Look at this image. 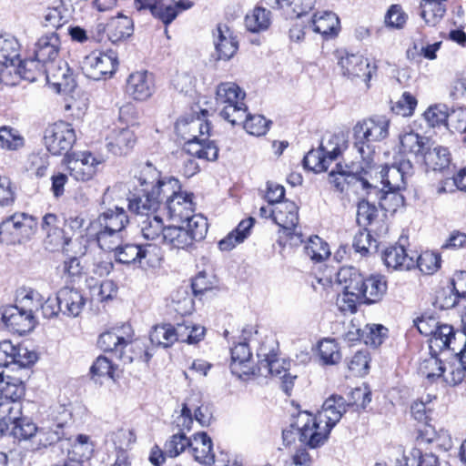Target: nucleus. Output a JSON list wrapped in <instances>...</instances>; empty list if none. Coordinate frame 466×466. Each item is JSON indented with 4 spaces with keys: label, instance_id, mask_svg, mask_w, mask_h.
<instances>
[{
    "label": "nucleus",
    "instance_id": "nucleus-20",
    "mask_svg": "<svg viewBox=\"0 0 466 466\" xmlns=\"http://www.w3.org/2000/svg\"><path fill=\"white\" fill-rule=\"evenodd\" d=\"M465 339V332L455 331L453 327L448 324H439L431 337L430 347L438 348L440 350H450L455 353Z\"/></svg>",
    "mask_w": 466,
    "mask_h": 466
},
{
    "label": "nucleus",
    "instance_id": "nucleus-25",
    "mask_svg": "<svg viewBox=\"0 0 466 466\" xmlns=\"http://www.w3.org/2000/svg\"><path fill=\"white\" fill-rule=\"evenodd\" d=\"M104 30L108 40L113 44H116L126 41L133 35L134 23L129 16L119 14L108 19Z\"/></svg>",
    "mask_w": 466,
    "mask_h": 466
},
{
    "label": "nucleus",
    "instance_id": "nucleus-8",
    "mask_svg": "<svg viewBox=\"0 0 466 466\" xmlns=\"http://www.w3.org/2000/svg\"><path fill=\"white\" fill-rule=\"evenodd\" d=\"M118 66V56L114 50H95L84 57L81 69L84 75L96 81L110 78Z\"/></svg>",
    "mask_w": 466,
    "mask_h": 466
},
{
    "label": "nucleus",
    "instance_id": "nucleus-33",
    "mask_svg": "<svg viewBox=\"0 0 466 466\" xmlns=\"http://www.w3.org/2000/svg\"><path fill=\"white\" fill-rule=\"evenodd\" d=\"M400 142L401 150L404 153L411 154L419 161L425 149L428 148L431 143L430 139L426 137L410 130L405 131L400 135Z\"/></svg>",
    "mask_w": 466,
    "mask_h": 466
},
{
    "label": "nucleus",
    "instance_id": "nucleus-61",
    "mask_svg": "<svg viewBox=\"0 0 466 466\" xmlns=\"http://www.w3.org/2000/svg\"><path fill=\"white\" fill-rule=\"evenodd\" d=\"M0 145L8 150H16L24 146V138L9 127H0Z\"/></svg>",
    "mask_w": 466,
    "mask_h": 466
},
{
    "label": "nucleus",
    "instance_id": "nucleus-37",
    "mask_svg": "<svg viewBox=\"0 0 466 466\" xmlns=\"http://www.w3.org/2000/svg\"><path fill=\"white\" fill-rule=\"evenodd\" d=\"M87 234L90 237H95L99 248L105 251L116 252L123 241L122 232L120 231L87 228Z\"/></svg>",
    "mask_w": 466,
    "mask_h": 466
},
{
    "label": "nucleus",
    "instance_id": "nucleus-30",
    "mask_svg": "<svg viewBox=\"0 0 466 466\" xmlns=\"http://www.w3.org/2000/svg\"><path fill=\"white\" fill-rule=\"evenodd\" d=\"M183 150L189 156L208 161H214L218 156V147L213 141L206 142L205 138L187 139Z\"/></svg>",
    "mask_w": 466,
    "mask_h": 466
},
{
    "label": "nucleus",
    "instance_id": "nucleus-2",
    "mask_svg": "<svg viewBox=\"0 0 466 466\" xmlns=\"http://www.w3.org/2000/svg\"><path fill=\"white\" fill-rule=\"evenodd\" d=\"M137 181L142 188V195H133L128 198L130 211L140 215L141 218L151 213H157L163 204V193L160 189L159 172L150 164H147L140 172Z\"/></svg>",
    "mask_w": 466,
    "mask_h": 466
},
{
    "label": "nucleus",
    "instance_id": "nucleus-40",
    "mask_svg": "<svg viewBox=\"0 0 466 466\" xmlns=\"http://www.w3.org/2000/svg\"><path fill=\"white\" fill-rule=\"evenodd\" d=\"M19 50V43L14 36L0 35V65L15 66L20 57Z\"/></svg>",
    "mask_w": 466,
    "mask_h": 466
},
{
    "label": "nucleus",
    "instance_id": "nucleus-47",
    "mask_svg": "<svg viewBox=\"0 0 466 466\" xmlns=\"http://www.w3.org/2000/svg\"><path fill=\"white\" fill-rule=\"evenodd\" d=\"M14 67V72L20 75L24 79L35 81L38 75L44 74L46 65L40 63L35 56L25 60L19 58Z\"/></svg>",
    "mask_w": 466,
    "mask_h": 466
},
{
    "label": "nucleus",
    "instance_id": "nucleus-28",
    "mask_svg": "<svg viewBox=\"0 0 466 466\" xmlns=\"http://www.w3.org/2000/svg\"><path fill=\"white\" fill-rule=\"evenodd\" d=\"M60 38L55 32L41 36L35 44V56L40 63L47 65L56 61Z\"/></svg>",
    "mask_w": 466,
    "mask_h": 466
},
{
    "label": "nucleus",
    "instance_id": "nucleus-46",
    "mask_svg": "<svg viewBox=\"0 0 466 466\" xmlns=\"http://www.w3.org/2000/svg\"><path fill=\"white\" fill-rule=\"evenodd\" d=\"M420 7L421 18L431 26L440 23L446 12L443 4L438 1L422 0Z\"/></svg>",
    "mask_w": 466,
    "mask_h": 466
},
{
    "label": "nucleus",
    "instance_id": "nucleus-51",
    "mask_svg": "<svg viewBox=\"0 0 466 466\" xmlns=\"http://www.w3.org/2000/svg\"><path fill=\"white\" fill-rule=\"evenodd\" d=\"M305 254L315 262H321L327 258L330 252L329 245L319 237H310L304 248Z\"/></svg>",
    "mask_w": 466,
    "mask_h": 466
},
{
    "label": "nucleus",
    "instance_id": "nucleus-6",
    "mask_svg": "<svg viewBox=\"0 0 466 466\" xmlns=\"http://www.w3.org/2000/svg\"><path fill=\"white\" fill-rule=\"evenodd\" d=\"M163 193V203L167 209L171 219L181 221L188 218L194 213L193 194L180 190L179 181L175 177H168L160 182Z\"/></svg>",
    "mask_w": 466,
    "mask_h": 466
},
{
    "label": "nucleus",
    "instance_id": "nucleus-42",
    "mask_svg": "<svg viewBox=\"0 0 466 466\" xmlns=\"http://www.w3.org/2000/svg\"><path fill=\"white\" fill-rule=\"evenodd\" d=\"M245 93L235 83H221L217 87L216 101L218 105L243 103Z\"/></svg>",
    "mask_w": 466,
    "mask_h": 466
},
{
    "label": "nucleus",
    "instance_id": "nucleus-17",
    "mask_svg": "<svg viewBox=\"0 0 466 466\" xmlns=\"http://www.w3.org/2000/svg\"><path fill=\"white\" fill-rule=\"evenodd\" d=\"M44 75L46 82L53 86L57 92L71 91L75 88L76 83L70 68L63 61H56L46 65Z\"/></svg>",
    "mask_w": 466,
    "mask_h": 466
},
{
    "label": "nucleus",
    "instance_id": "nucleus-24",
    "mask_svg": "<svg viewBox=\"0 0 466 466\" xmlns=\"http://www.w3.org/2000/svg\"><path fill=\"white\" fill-rule=\"evenodd\" d=\"M128 224V217L122 208L108 209L90 222L87 228L91 229H107L123 232Z\"/></svg>",
    "mask_w": 466,
    "mask_h": 466
},
{
    "label": "nucleus",
    "instance_id": "nucleus-10",
    "mask_svg": "<svg viewBox=\"0 0 466 466\" xmlns=\"http://www.w3.org/2000/svg\"><path fill=\"white\" fill-rule=\"evenodd\" d=\"M275 223L280 227V238L290 246L303 243L302 233L298 228L299 208L292 201H283L275 208Z\"/></svg>",
    "mask_w": 466,
    "mask_h": 466
},
{
    "label": "nucleus",
    "instance_id": "nucleus-21",
    "mask_svg": "<svg viewBox=\"0 0 466 466\" xmlns=\"http://www.w3.org/2000/svg\"><path fill=\"white\" fill-rule=\"evenodd\" d=\"M213 43L218 59L229 60L238 49V41L226 24H218L213 30Z\"/></svg>",
    "mask_w": 466,
    "mask_h": 466
},
{
    "label": "nucleus",
    "instance_id": "nucleus-36",
    "mask_svg": "<svg viewBox=\"0 0 466 466\" xmlns=\"http://www.w3.org/2000/svg\"><path fill=\"white\" fill-rule=\"evenodd\" d=\"M251 352L246 342H241L231 349L230 369L233 374L241 377L242 374H248L250 371Z\"/></svg>",
    "mask_w": 466,
    "mask_h": 466
},
{
    "label": "nucleus",
    "instance_id": "nucleus-50",
    "mask_svg": "<svg viewBox=\"0 0 466 466\" xmlns=\"http://www.w3.org/2000/svg\"><path fill=\"white\" fill-rule=\"evenodd\" d=\"M152 344L168 348L177 341L171 324L156 325L149 334Z\"/></svg>",
    "mask_w": 466,
    "mask_h": 466
},
{
    "label": "nucleus",
    "instance_id": "nucleus-32",
    "mask_svg": "<svg viewBox=\"0 0 466 466\" xmlns=\"http://www.w3.org/2000/svg\"><path fill=\"white\" fill-rule=\"evenodd\" d=\"M190 451L194 459L202 464H211L215 461L212 451V441L206 432H198L191 441Z\"/></svg>",
    "mask_w": 466,
    "mask_h": 466
},
{
    "label": "nucleus",
    "instance_id": "nucleus-3",
    "mask_svg": "<svg viewBox=\"0 0 466 466\" xmlns=\"http://www.w3.org/2000/svg\"><path fill=\"white\" fill-rule=\"evenodd\" d=\"M413 166L410 160H400L396 166L384 167L380 171L382 187L380 191L385 196L376 195L380 207L386 210H395L404 202V198L399 193L405 188L406 178L412 174Z\"/></svg>",
    "mask_w": 466,
    "mask_h": 466
},
{
    "label": "nucleus",
    "instance_id": "nucleus-57",
    "mask_svg": "<svg viewBox=\"0 0 466 466\" xmlns=\"http://www.w3.org/2000/svg\"><path fill=\"white\" fill-rule=\"evenodd\" d=\"M20 401L5 400L0 402V420L5 424H13L23 418Z\"/></svg>",
    "mask_w": 466,
    "mask_h": 466
},
{
    "label": "nucleus",
    "instance_id": "nucleus-12",
    "mask_svg": "<svg viewBox=\"0 0 466 466\" xmlns=\"http://www.w3.org/2000/svg\"><path fill=\"white\" fill-rule=\"evenodd\" d=\"M63 161L74 179L87 182L96 175L98 167L104 162V159L101 157H96L89 151H82L66 155Z\"/></svg>",
    "mask_w": 466,
    "mask_h": 466
},
{
    "label": "nucleus",
    "instance_id": "nucleus-5",
    "mask_svg": "<svg viewBox=\"0 0 466 466\" xmlns=\"http://www.w3.org/2000/svg\"><path fill=\"white\" fill-rule=\"evenodd\" d=\"M365 277L354 267H342L337 273L338 284L341 287L342 294L338 297V304L342 311L351 313L357 310V305L361 303Z\"/></svg>",
    "mask_w": 466,
    "mask_h": 466
},
{
    "label": "nucleus",
    "instance_id": "nucleus-35",
    "mask_svg": "<svg viewBox=\"0 0 466 466\" xmlns=\"http://www.w3.org/2000/svg\"><path fill=\"white\" fill-rule=\"evenodd\" d=\"M136 143V135L130 128L115 130L108 137L107 148L115 155L126 154Z\"/></svg>",
    "mask_w": 466,
    "mask_h": 466
},
{
    "label": "nucleus",
    "instance_id": "nucleus-53",
    "mask_svg": "<svg viewBox=\"0 0 466 466\" xmlns=\"http://www.w3.org/2000/svg\"><path fill=\"white\" fill-rule=\"evenodd\" d=\"M188 398L183 403L180 414L174 420V425L180 431H190L193 424L192 408L195 407V400H198V396Z\"/></svg>",
    "mask_w": 466,
    "mask_h": 466
},
{
    "label": "nucleus",
    "instance_id": "nucleus-11",
    "mask_svg": "<svg viewBox=\"0 0 466 466\" xmlns=\"http://www.w3.org/2000/svg\"><path fill=\"white\" fill-rule=\"evenodd\" d=\"M44 139L47 150L52 155L66 157L70 155L69 151L76 140V136L71 124L59 121L46 129Z\"/></svg>",
    "mask_w": 466,
    "mask_h": 466
},
{
    "label": "nucleus",
    "instance_id": "nucleus-27",
    "mask_svg": "<svg viewBox=\"0 0 466 466\" xmlns=\"http://www.w3.org/2000/svg\"><path fill=\"white\" fill-rule=\"evenodd\" d=\"M418 162L424 164L428 170L444 172L451 165V154L448 148L430 143Z\"/></svg>",
    "mask_w": 466,
    "mask_h": 466
},
{
    "label": "nucleus",
    "instance_id": "nucleus-56",
    "mask_svg": "<svg viewBox=\"0 0 466 466\" xmlns=\"http://www.w3.org/2000/svg\"><path fill=\"white\" fill-rule=\"evenodd\" d=\"M141 245L125 244L120 245L115 252L116 261L122 264L141 263Z\"/></svg>",
    "mask_w": 466,
    "mask_h": 466
},
{
    "label": "nucleus",
    "instance_id": "nucleus-59",
    "mask_svg": "<svg viewBox=\"0 0 466 466\" xmlns=\"http://www.w3.org/2000/svg\"><path fill=\"white\" fill-rule=\"evenodd\" d=\"M319 353L324 364H336L341 355L334 339H324L319 344Z\"/></svg>",
    "mask_w": 466,
    "mask_h": 466
},
{
    "label": "nucleus",
    "instance_id": "nucleus-31",
    "mask_svg": "<svg viewBox=\"0 0 466 466\" xmlns=\"http://www.w3.org/2000/svg\"><path fill=\"white\" fill-rule=\"evenodd\" d=\"M387 280L382 275H371L365 278L361 303L372 304L382 299L387 292Z\"/></svg>",
    "mask_w": 466,
    "mask_h": 466
},
{
    "label": "nucleus",
    "instance_id": "nucleus-15",
    "mask_svg": "<svg viewBox=\"0 0 466 466\" xmlns=\"http://www.w3.org/2000/svg\"><path fill=\"white\" fill-rule=\"evenodd\" d=\"M258 370L263 375H271L280 378L287 373V363L278 357L276 342L273 339H266L261 342L258 350Z\"/></svg>",
    "mask_w": 466,
    "mask_h": 466
},
{
    "label": "nucleus",
    "instance_id": "nucleus-26",
    "mask_svg": "<svg viewBox=\"0 0 466 466\" xmlns=\"http://www.w3.org/2000/svg\"><path fill=\"white\" fill-rule=\"evenodd\" d=\"M57 299L62 306V313L67 317L78 316L84 306L86 300L80 290L72 287H63L57 293Z\"/></svg>",
    "mask_w": 466,
    "mask_h": 466
},
{
    "label": "nucleus",
    "instance_id": "nucleus-1",
    "mask_svg": "<svg viewBox=\"0 0 466 466\" xmlns=\"http://www.w3.org/2000/svg\"><path fill=\"white\" fill-rule=\"evenodd\" d=\"M347 411L346 400L342 396L331 395L327 399L317 416L308 411L298 414V422L294 425L299 433V441L309 448L315 449L323 445L332 428Z\"/></svg>",
    "mask_w": 466,
    "mask_h": 466
},
{
    "label": "nucleus",
    "instance_id": "nucleus-60",
    "mask_svg": "<svg viewBox=\"0 0 466 466\" xmlns=\"http://www.w3.org/2000/svg\"><path fill=\"white\" fill-rule=\"evenodd\" d=\"M191 440L187 438L184 432H179L171 436L165 443V453L169 457H177L187 448H190Z\"/></svg>",
    "mask_w": 466,
    "mask_h": 466
},
{
    "label": "nucleus",
    "instance_id": "nucleus-4",
    "mask_svg": "<svg viewBox=\"0 0 466 466\" xmlns=\"http://www.w3.org/2000/svg\"><path fill=\"white\" fill-rule=\"evenodd\" d=\"M370 168L366 165L359 167L354 164L337 163L329 174V182L339 192H343L347 185L359 184L360 188L366 192L367 197L375 201L377 200L376 195L382 197L385 195L379 190L377 186L370 183L366 177Z\"/></svg>",
    "mask_w": 466,
    "mask_h": 466
},
{
    "label": "nucleus",
    "instance_id": "nucleus-62",
    "mask_svg": "<svg viewBox=\"0 0 466 466\" xmlns=\"http://www.w3.org/2000/svg\"><path fill=\"white\" fill-rule=\"evenodd\" d=\"M244 103L224 106L220 110V116L232 126L242 125L247 114Z\"/></svg>",
    "mask_w": 466,
    "mask_h": 466
},
{
    "label": "nucleus",
    "instance_id": "nucleus-55",
    "mask_svg": "<svg viewBox=\"0 0 466 466\" xmlns=\"http://www.w3.org/2000/svg\"><path fill=\"white\" fill-rule=\"evenodd\" d=\"M270 123L261 115H247L242 125L248 134L259 137L267 133Z\"/></svg>",
    "mask_w": 466,
    "mask_h": 466
},
{
    "label": "nucleus",
    "instance_id": "nucleus-44",
    "mask_svg": "<svg viewBox=\"0 0 466 466\" xmlns=\"http://www.w3.org/2000/svg\"><path fill=\"white\" fill-rule=\"evenodd\" d=\"M43 296L39 291L31 288H22L17 290L15 302L25 311L30 310V315L35 316L40 310Z\"/></svg>",
    "mask_w": 466,
    "mask_h": 466
},
{
    "label": "nucleus",
    "instance_id": "nucleus-22",
    "mask_svg": "<svg viewBox=\"0 0 466 466\" xmlns=\"http://www.w3.org/2000/svg\"><path fill=\"white\" fill-rule=\"evenodd\" d=\"M206 114L207 110H201V116L179 118L175 127L177 133L185 140L209 135L210 124L204 118Z\"/></svg>",
    "mask_w": 466,
    "mask_h": 466
},
{
    "label": "nucleus",
    "instance_id": "nucleus-19",
    "mask_svg": "<svg viewBox=\"0 0 466 466\" xmlns=\"http://www.w3.org/2000/svg\"><path fill=\"white\" fill-rule=\"evenodd\" d=\"M127 93L135 100L145 101L155 90L154 76L148 71H136L127 79Z\"/></svg>",
    "mask_w": 466,
    "mask_h": 466
},
{
    "label": "nucleus",
    "instance_id": "nucleus-7",
    "mask_svg": "<svg viewBox=\"0 0 466 466\" xmlns=\"http://www.w3.org/2000/svg\"><path fill=\"white\" fill-rule=\"evenodd\" d=\"M346 148V140L342 135L329 136L318 149H312L303 158V166L315 173L326 171L330 162L335 160Z\"/></svg>",
    "mask_w": 466,
    "mask_h": 466
},
{
    "label": "nucleus",
    "instance_id": "nucleus-64",
    "mask_svg": "<svg viewBox=\"0 0 466 466\" xmlns=\"http://www.w3.org/2000/svg\"><path fill=\"white\" fill-rule=\"evenodd\" d=\"M420 370L430 381H434L443 375L445 367L440 359L431 356L421 363Z\"/></svg>",
    "mask_w": 466,
    "mask_h": 466
},
{
    "label": "nucleus",
    "instance_id": "nucleus-23",
    "mask_svg": "<svg viewBox=\"0 0 466 466\" xmlns=\"http://www.w3.org/2000/svg\"><path fill=\"white\" fill-rule=\"evenodd\" d=\"M134 5L138 11L148 9L165 25L170 24L177 15L174 0H135Z\"/></svg>",
    "mask_w": 466,
    "mask_h": 466
},
{
    "label": "nucleus",
    "instance_id": "nucleus-63",
    "mask_svg": "<svg viewBox=\"0 0 466 466\" xmlns=\"http://www.w3.org/2000/svg\"><path fill=\"white\" fill-rule=\"evenodd\" d=\"M366 125L370 128L374 144L389 136V120L384 116L368 118L366 119Z\"/></svg>",
    "mask_w": 466,
    "mask_h": 466
},
{
    "label": "nucleus",
    "instance_id": "nucleus-54",
    "mask_svg": "<svg viewBox=\"0 0 466 466\" xmlns=\"http://www.w3.org/2000/svg\"><path fill=\"white\" fill-rule=\"evenodd\" d=\"M378 217V209L374 203L361 199L357 206V223L360 227L370 225Z\"/></svg>",
    "mask_w": 466,
    "mask_h": 466
},
{
    "label": "nucleus",
    "instance_id": "nucleus-58",
    "mask_svg": "<svg viewBox=\"0 0 466 466\" xmlns=\"http://www.w3.org/2000/svg\"><path fill=\"white\" fill-rule=\"evenodd\" d=\"M424 274H432L441 267V257L439 254L426 251L415 258V267Z\"/></svg>",
    "mask_w": 466,
    "mask_h": 466
},
{
    "label": "nucleus",
    "instance_id": "nucleus-18",
    "mask_svg": "<svg viewBox=\"0 0 466 466\" xmlns=\"http://www.w3.org/2000/svg\"><path fill=\"white\" fill-rule=\"evenodd\" d=\"M353 147L360 154L367 167H371L375 155V145L366 119L358 122L353 129Z\"/></svg>",
    "mask_w": 466,
    "mask_h": 466
},
{
    "label": "nucleus",
    "instance_id": "nucleus-29",
    "mask_svg": "<svg viewBox=\"0 0 466 466\" xmlns=\"http://www.w3.org/2000/svg\"><path fill=\"white\" fill-rule=\"evenodd\" d=\"M382 259L388 268L396 270H409L415 267V257L407 253L403 246H391L382 253Z\"/></svg>",
    "mask_w": 466,
    "mask_h": 466
},
{
    "label": "nucleus",
    "instance_id": "nucleus-16",
    "mask_svg": "<svg viewBox=\"0 0 466 466\" xmlns=\"http://www.w3.org/2000/svg\"><path fill=\"white\" fill-rule=\"evenodd\" d=\"M339 66L343 76L354 79L362 78L369 82L372 76V71H376V66L370 67L368 59L361 55L347 54L339 61Z\"/></svg>",
    "mask_w": 466,
    "mask_h": 466
},
{
    "label": "nucleus",
    "instance_id": "nucleus-39",
    "mask_svg": "<svg viewBox=\"0 0 466 466\" xmlns=\"http://www.w3.org/2000/svg\"><path fill=\"white\" fill-rule=\"evenodd\" d=\"M162 242L170 248L184 249L193 244L184 226L167 227Z\"/></svg>",
    "mask_w": 466,
    "mask_h": 466
},
{
    "label": "nucleus",
    "instance_id": "nucleus-14",
    "mask_svg": "<svg viewBox=\"0 0 466 466\" xmlns=\"http://www.w3.org/2000/svg\"><path fill=\"white\" fill-rule=\"evenodd\" d=\"M0 316L4 325L19 335L31 331L36 325L35 316L30 315V310H23L18 304L0 308Z\"/></svg>",
    "mask_w": 466,
    "mask_h": 466
},
{
    "label": "nucleus",
    "instance_id": "nucleus-43",
    "mask_svg": "<svg viewBox=\"0 0 466 466\" xmlns=\"http://www.w3.org/2000/svg\"><path fill=\"white\" fill-rule=\"evenodd\" d=\"M271 24V13L264 7H256L245 17L246 28L252 33L267 30Z\"/></svg>",
    "mask_w": 466,
    "mask_h": 466
},
{
    "label": "nucleus",
    "instance_id": "nucleus-49",
    "mask_svg": "<svg viewBox=\"0 0 466 466\" xmlns=\"http://www.w3.org/2000/svg\"><path fill=\"white\" fill-rule=\"evenodd\" d=\"M186 223L184 227L189 234L191 239L194 241H199L203 239L208 232V221L207 218L201 215L191 213L188 218L181 220Z\"/></svg>",
    "mask_w": 466,
    "mask_h": 466
},
{
    "label": "nucleus",
    "instance_id": "nucleus-9",
    "mask_svg": "<svg viewBox=\"0 0 466 466\" xmlns=\"http://www.w3.org/2000/svg\"><path fill=\"white\" fill-rule=\"evenodd\" d=\"M130 340L120 334V329H113L102 333L97 340L99 348L104 351L113 352L116 357L122 360L125 363L132 362L135 359H140L145 362H148L152 357L147 350L144 349L141 342L136 341L131 345L132 349L140 350V355L133 357L126 354L125 349L128 346Z\"/></svg>",
    "mask_w": 466,
    "mask_h": 466
},
{
    "label": "nucleus",
    "instance_id": "nucleus-52",
    "mask_svg": "<svg viewBox=\"0 0 466 466\" xmlns=\"http://www.w3.org/2000/svg\"><path fill=\"white\" fill-rule=\"evenodd\" d=\"M38 429L32 420L28 417H23L13 423L11 434L18 441H27L35 437Z\"/></svg>",
    "mask_w": 466,
    "mask_h": 466
},
{
    "label": "nucleus",
    "instance_id": "nucleus-38",
    "mask_svg": "<svg viewBox=\"0 0 466 466\" xmlns=\"http://www.w3.org/2000/svg\"><path fill=\"white\" fill-rule=\"evenodd\" d=\"M139 226L143 237L148 240L163 239L166 228L162 218L157 213H151L141 218Z\"/></svg>",
    "mask_w": 466,
    "mask_h": 466
},
{
    "label": "nucleus",
    "instance_id": "nucleus-48",
    "mask_svg": "<svg viewBox=\"0 0 466 466\" xmlns=\"http://www.w3.org/2000/svg\"><path fill=\"white\" fill-rule=\"evenodd\" d=\"M66 9L62 0H55L54 5L48 6L44 13L43 25L46 27L59 28L66 22Z\"/></svg>",
    "mask_w": 466,
    "mask_h": 466
},
{
    "label": "nucleus",
    "instance_id": "nucleus-45",
    "mask_svg": "<svg viewBox=\"0 0 466 466\" xmlns=\"http://www.w3.org/2000/svg\"><path fill=\"white\" fill-rule=\"evenodd\" d=\"M0 398L1 402L5 400L19 401L25 392L24 382L17 379L7 377V380L0 377Z\"/></svg>",
    "mask_w": 466,
    "mask_h": 466
},
{
    "label": "nucleus",
    "instance_id": "nucleus-34",
    "mask_svg": "<svg viewBox=\"0 0 466 466\" xmlns=\"http://www.w3.org/2000/svg\"><path fill=\"white\" fill-rule=\"evenodd\" d=\"M313 30L325 37L336 35L339 29L337 15L330 11L318 12L312 18Z\"/></svg>",
    "mask_w": 466,
    "mask_h": 466
},
{
    "label": "nucleus",
    "instance_id": "nucleus-13",
    "mask_svg": "<svg viewBox=\"0 0 466 466\" xmlns=\"http://www.w3.org/2000/svg\"><path fill=\"white\" fill-rule=\"evenodd\" d=\"M35 219L25 213H15L0 223V237L10 242L28 238L36 228Z\"/></svg>",
    "mask_w": 466,
    "mask_h": 466
},
{
    "label": "nucleus",
    "instance_id": "nucleus-41",
    "mask_svg": "<svg viewBox=\"0 0 466 466\" xmlns=\"http://www.w3.org/2000/svg\"><path fill=\"white\" fill-rule=\"evenodd\" d=\"M58 218L55 214L47 213L43 217L42 229L46 231L47 235V243L52 244V237L55 236L56 242L54 247H51L52 250H56L61 247L65 248V245H68L70 239L66 238L63 230L57 227Z\"/></svg>",
    "mask_w": 466,
    "mask_h": 466
}]
</instances>
